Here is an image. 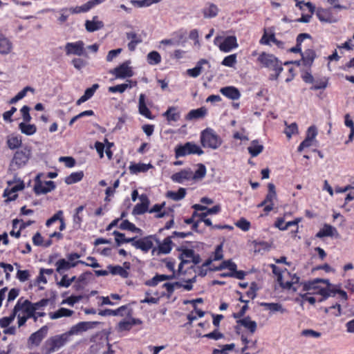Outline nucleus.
I'll return each mask as SVG.
<instances>
[{
    "mask_svg": "<svg viewBox=\"0 0 354 354\" xmlns=\"http://www.w3.org/2000/svg\"><path fill=\"white\" fill-rule=\"evenodd\" d=\"M196 166L197 169L194 172L190 168H186L174 174L171 179L177 183H183L185 180H201L206 175V167L202 163H198Z\"/></svg>",
    "mask_w": 354,
    "mask_h": 354,
    "instance_id": "1",
    "label": "nucleus"
},
{
    "mask_svg": "<svg viewBox=\"0 0 354 354\" xmlns=\"http://www.w3.org/2000/svg\"><path fill=\"white\" fill-rule=\"evenodd\" d=\"M71 336L69 331L49 337L42 346L44 354H51L64 346Z\"/></svg>",
    "mask_w": 354,
    "mask_h": 354,
    "instance_id": "2",
    "label": "nucleus"
},
{
    "mask_svg": "<svg viewBox=\"0 0 354 354\" xmlns=\"http://www.w3.org/2000/svg\"><path fill=\"white\" fill-rule=\"evenodd\" d=\"M31 157V149L28 147H25L19 150H17L9 165L8 170L10 171H17L24 167Z\"/></svg>",
    "mask_w": 354,
    "mask_h": 354,
    "instance_id": "3",
    "label": "nucleus"
},
{
    "mask_svg": "<svg viewBox=\"0 0 354 354\" xmlns=\"http://www.w3.org/2000/svg\"><path fill=\"white\" fill-rule=\"evenodd\" d=\"M259 62L264 67L274 71L275 78H278L283 71L282 63L273 55L262 53L258 57Z\"/></svg>",
    "mask_w": 354,
    "mask_h": 354,
    "instance_id": "4",
    "label": "nucleus"
},
{
    "mask_svg": "<svg viewBox=\"0 0 354 354\" xmlns=\"http://www.w3.org/2000/svg\"><path fill=\"white\" fill-rule=\"evenodd\" d=\"M201 142L203 147L212 149H218L222 144L221 138L209 128L203 130L201 133Z\"/></svg>",
    "mask_w": 354,
    "mask_h": 354,
    "instance_id": "5",
    "label": "nucleus"
},
{
    "mask_svg": "<svg viewBox=\"0 0 354 354\" xmlns=\"http://www.w3.org/2000/svg\"><path fill=\"white\" fill-rule=\"evenodd\" d=\"M154 239V236L149 235L140 239H138L137 236L131 237L129 241H131V245L136 249L140 250L144 253H147L152 249V254H153L157 250L153 248Z\"/></svg>",
    "mask_w": 354,
    "mask_h": 354,
    "instance_id": "6",
    "label": "nucleus"
},
{
    "mask_svg": "<svg viewBox=\"0 0 354 354\" xmlns=\"http://www.w3.org/2000/svg\"><path fill=\"white\" fill-rule=\"evenodd\" d=\"M203 151L196 144L187 142L185 145H177L175 148V157L179 158L191 154H197L201 156L203 154Z\"/></svg>",
    "mask_w": 354,
    "mask_h": 354,
    "instance_id": "7",
    "label": "nucleus"
},
{
    "mask_svg": "<svg viewBox=\"0 0 354 354\" xmlns=\"http://www.w3.org/2000/svg\"><path fill=\"white\" fill-rule=\"evenodd\" d=\"M181 251L180 254V259L181 260L180 263L178 266V270H181L183 266L186 263H193L194 265L199 263L201 261V259L199 254H196L192 249H178Z\"/></svg>",
    "mask_w": 354,
    "mask_h": 354,
    "instance_id": "8",
    "label": "nucleus"
},
{
    "mask_svg": "<svg viewBox=\"0 0 354 354\" xmlns=\"http://www.w3.org/2000/svg\"><path fill=\"white\" fill-rule=\"evenodd\" d=\"M129 64V62H125L111 71V73L114 75L116 78L131 77L133 75V73Z\"/></svg>",
    "mask_w": 354,
    "mask_h": 354,
    "instance_id": "9",
    "label": "nucleus"
},
{
    "mask_svg": "<svg viewBox=\"0 0 354 354\" xmlns=\"http://www.w3.org/2000/svg\"><path fill=\"white\" fill-rule=\"evenodd\" d=\"M84 44L82 41L68 42L65 46V51L67 55H75L81 56L84 53Z\"/></svg>",
    "mask_w": 354,
    "mask_h": 354,
    "instance_id": "10",
    "label": "nucleus"
},
{
    "mask_svg": "<svg viewBox=\"0 0 354 354\" xmlns=\"http://www.w3.org/2000/svg\"><path fill=\"white\" fill-rule=\"evenodd\" d=\"M48 327L47 326H42L36 332L32 333L28 339L29 344L38 346L43 339L47 335Z\"/></svg>",
    "mask_w": 354,
    "mask_h": 354,
    "instance_id": "11",
    "label": "nucleus"
},
{
    "mask_svg": "<svg viewBox=\"0 0 354 354\" xmlns=\"http://www.w3.org/2000/svg\"><path fill=\"white\" fill-rule=\"evenodd\" d=\"M80 263H84V261L77 260L75 262L68 261L65 259H60L55 263L56 271L63 274L65 272L69 270L71 268L75 267Z\"/></svg>",
    "mask_w": 354,
    "mask_h": 354,
    "instance_id": "12",
    "label": "nucleus"
},
{
    "mask_svg": "<svg viewBox=\"0 0 354 354\" xmlns=\"http://www.w3.org/2000/svg\"><path fill=\"white\" fill-rule=\"evenodd\" d=\"M16 304L19 306V311L23 310L27 314L26 317L28 319L33 318L35 321L37 320L36 308L33 307L32 303L29 300L26 299L22 302L21 299H20Z\"/></svg>",
    "mask_w": 354,
    "mask_h": 354,
    "instance_id": "13",
    "label": "nucleus"
},
{
    "mask_svg": "<svg viewBox=\"0 0 354 354\" xmlns=\"http://www.w3.org/2000/svg\"><path fill=\"white\" fill-rule=\"evenodd\" d=\"M99 322H81L72 326L68 330L71 335H76L80 332L86 331L100 324Z\"/></svg>",
    "mask_w": 354,
    "mask_h": 354,
    "instance_id": "14",
    "label": "nucleus"
},
{
    "mask_svg": "<svg viewBox=\"0 0 354 354\" xmlns=\"http://www.w3.org/2000/svg\"><path fill=\"white\" fill-rule=\"evenodd\" d=\"M55 189V185L53 181H46L44 184L41 182H36L34 186V191L37 194H45Z\"/></svg>",
    "mask_w": 354,
    "mask_h": 354,
    "instance_id": "15",
    "label": "nucleus"
},
{
    "mask_svg": "<svg viewBox=\"0 0 354 354\" xmlns=\"http://www.w3.org/2000/svg\"><path fill=\"white\" fill-rule=\"evenodd\" d=\"M238 46L236 38L234 36L225 37L219 45V49L225 53H228Z\"/></svg>",
    "mask_w": 354,
    "mask_h": 354,
    "instance_id": "16",
    "label": "nucleus"
},
{
    "mask_svg": "<svg viewBox=\"0 0 354 354\" xmlns=\"http://www.w3.org/2000/svg\"><path fill=\"white\" fill-rule=\"evenodd\" d=\"M140 199L141 201V203L136 204L132 211V214L133 215L142 214L145 212H146L148 209L149 201L147 196L145 194H142L140 196Z\"/></svg>",
    "mask_w": 354,
    "mask_h": 354,
    "instance_id": "17",
    "label": "nucleus"
},
{
    "mask_svg": "<svg viewBox=\"0 0 354 354\" xmlns=\"http://www.w3.org/2000/svg\"><path fill=\"white\" fill-rule=\"evenodd\" d=\"M316 15L319 20L322 22L332 24L337 21V19L333 16L330 10L327 9H318Z\"/></svg>",
    "mask_w": 354,
    "mask_h": 354,
    "instance_id": "18",
    "label": "nucleus"
},
{
    "mask_svg": "<svg viewBox=\"0 0 354 354\" xmlns=\"http://www.w3.org/2000/svg\"><path fill=\"white\" fill-rule=\"evenodd\" d=\"M171 236L166 237L162 243L160 241L155 238L154 241H156L158 243V250L159 254H169L172 249V239Z\"/></svg>",
    "mask_w": 354,
    "mask_h": 354,
    "instance_id": "19",
    "label": "nucleus"
},
{
    "mask_svg": "<svg viewBox=\"0 0 354 354\" xmlns=\"http://www.w3.org/2000/svg\"><path fill=\"white\" fill-rule=\"evenodd\" d=\"M220 92L224 96L232 100H239L241 97V93L239 89L232 86L221 88L220 89Z\"/></svg>",
    "mask_w": 354,
    "mask_h": 354,
    "instance_id": "20",
    "label": "nucleus"
},
{
    "mask_svg": "<svg viewBox=\"0 0 354 354\" xmlns=\"http://www.w3.org/2000/svg\"><path fill=\"white\" fill-rule=\"evenodd\" d=\"M104 27V23L98 20L97 16H94L92 20L85 21V28L89 32H93L102 29Z\"/></svg>",
    "mask_w": 354,
    "mask_h": 354,
    "instance_id": "21",
    "label": "nucleus"
},
{
    "mask_svg": "<svg viewBox=\"0 0 354 354\" xmlns=\"http://www.w3.org/2000/svg\"><path fill=\"white\" fill-rule=\"evenodd\" d=\"M339 235L338 232L333 226L324 224L323 227L317 233L316 237L323 238L325 236H337Z\"/></svg>",
    "mask_w": 354,
    "mask_h": 354,
    "instance_id": "22",
    "label": "nucleus"
},
{
    "mask_svg": "<svg viewBox=\"0 0 354 354\" xmlns=\"http://www.w3.org/2000/svg\"><path fill=\"white\" fill-rule=\"evenodd\" d=\"M126 37L130 41L128 44V48L130 51L135 50L137 45L142 41L140 35L133 31L126 32Z\"/></svg>",
    "mask_w": 354,
    "mask_h": 354,
    "instance_id": "23",
    "label": "nucleus"
},
{
    "mask_svg": "<svg viewBox=\"0 0 354 354\" xmlns=\"http://www.w3.org/2000/svg\"><path fill=\"white\" fill-rule=\"evenodd\" d=\"M259 305L270 310V313H280L281 314H284L288 313L287 309L279 303L261 302Z\"/></svg>",
    "mask_w": 354,
    "mask_h": 354,
    "instance_id": "24",
    "label": "nucleus"
},
{
    "mask_svg": "<svg viewBox=\"0 0 354 354\" xmlns=\"http://www.w3.org/2000/svg\"><path fill=\"white\" fill-rule=\"evenodd\" d=\"M145 98H146L145 95L143 93H141L139 96V101H138L139 113L148 119H153V118L151 115V113L146 105Z\"/></svg>",
    "mask_w": 354,
    "mask_h": 354,
    "instance_id": "25",
    "label": "nucleus"
},
{
    "mask_svg": "<svg viewBox=\"0 0 354 354\" xmlns=\"http://www.w3.org/2000/svg\"><path fill=\"white\" fill-rule=\"evenodd\" d=\"M204 64H207L208 67L210 68L209 62L205 59H201L197 62L194 68L187 71V75L194 78L198 77L202 72L203 65Z\"/></svg>",
    "mask_w": 354,
    "mask_h": 354,
    "instance_id": "26",
    "label": "nucleus"
},
{
    "mask_svg": "<svg viewBox=\"0 0 354 354\" xmlns=\"http://www.w3.org/2000/svg\"><path fill=\"white\" fill-rule=\"evenodd\" d=\"M320 282H323V283H325L329 285L328 280L316 279L313 281H310L304 283L303 290L304 291L314 290L315 292L319 294L318 291L321 288L319 287L318 283Z\"/></svg>",
    "mask_w": 354,
    "mask_h": 354,
    "instance_id": "27",
    "label": "nucleus"
},
{
    "mask_svg": "<svg viewBox=\"0 0 354 354\" xmlns=\"http://www.w3.org/2000/svg\"><path fill=\"white\" fill-rule=\"evenodd\" d=\"M12 42L3 34L0 33V54L8 55L12 51Z\"/></svg>",
    "mask_w": 354,
    "mask_h": 354,
    "instance_id": "28",
    "label": "nucleus"
},
{
    "mask_svg": "<svg viewBox=\"0 0 354 354\" xmlns=\"http://www.w3.org/2000/svg\"><path fill=\"white\" fill-rule=\"evenodd\" d=\"M236 323L247 328L251 333H254L257 328V322L251 320L249 316L237 320Z\"/></svg>",
    "mask_w": 354,
    "mask_h": 354,
    "instance_id": "29",
    "label": "nucleus"
},
{
    "mask_svg": "<svg viewBox=\"0 0 354 354\" xmlns=\"http://www.w3.org/2000/svg\"><path fill=\"white\" fill-rule=\"evenodd\" d=\"M271 267L273 274L277 277V281L279 283L280 286L284 289H290L291 283L288 281H283L282 271L281 268L274 264H272Z\"/></svg>",
    "mask_w": 354,
    "mask_h": 354,
    "instance_id": "30",
    "label": "nucleus"
},
{
    "mask_svg": "<svg viewBox=\"0 0 354 354\" xmlns=\"http://www.w3.org/2000/svg\"><path fill=\"white\" fill-rule=\"evenodd\" d=\"M177 109L176 106H170L163 113V116L166 117L168 122H177L180 118V113Z\"/></svg>",
    "mask_w": 354,
    "mask_h": 354,
    "instance_id": "31",
    "label": "nucleus"
},
{
    "mask_svg": "<svg viewBox=\"0 0 354 354\" xmlns=\"http://www.w3.org/2000/svg\"><path fill=\"white\" fill-rule=\"evenodd\" d=\"M19 306L16 304L13 308L12 313L8 317H4L0 319V326L1 328H7L15 319L17 313L19 312Z\"/></svg>",
    "mask_w": 354,
    "mask_h": 354,
    "instance_id": "32",
    "label": "nucleus"
},
{
    "mask_svg": "<svg viewBox=\"0 0 354 354\" xmlns=\"http://www.w3.org/2000/svg\"><path fill=\"white\" fill-rule=\"evenodd\" d=\"M174 277V275L156 274L150 280L147 281L145 284L148 286L154 287L157 286L159 282L171 279Z\"/></svg>",
    "mask_w": 354,
    "mask_h": 354,
    "instance_id": "33",
    "label": "nucleus"
},
{
    "mask_svg": "<svg viewBox=\"0 0 354 354\" xmlns=\"http://www.w3.org/2000/svg\"><path fill=\"white\" fill-rule=\"evenodd\" d=\"M207 113V110L204 107H201L197 109L191 110L185 117L187 120H192L194 119H199L203 118Z\"/></svg>",
    "mask_w": 354,
    "mask_h": 354,
    "instance_id": "34",
    "label": "nucleus"
},
{
    "mask_svg": "<svg viewBox=\"0 0 354 354\" xmlns=\"http://www.w3.org/2000/svg\"><path fill=\"white\" fill-rule=\"evenodd\" d=\"M315 53L312 49H308L301 53L302 63L304 66H310L315 58Z\"/></svg>",
    "mask_w": 354,
    "mask_h": 354,
    "instance_id": "35",
    "label": "nucleus"
},
{
    "mask_svg": "<svg viewBox=\"0 0 354 354\" xmlns=\"http://www.w3.org/2000/svg\"><path fill=\"white\" fill-rule=\"evenodd\" d=\"M330 283H329V285L327 284V288H321V289L319 290L318 292L319 295H322L323 297L319 300V301H323L326 299H327L329 297H334L336 293H337V290L339 289H336L335 288H330Z\"/></svg>",
    "mask_w": 354,
    "mask_h": 354,
    "instance_id": "36",
    "label": "nucleus"
},
{
    "mask_svg": "<svg viewBox=\"0 0 354 354\" xmlns=\"http://www.w3.org/2000/svg\"><path fill=\"white\" fill-rule=\"evenodd\" d=\"M73 310L65 308H60L55 312L50 313L49 317L51 319H57L63 317H70L73 314Z\"/></svg>",
    "mask_w": 354,
    "mask_h": 354,
    "instance_id": "37",
    "label": "nucleus"
},
{
    "mask_svg": "<svg viewBox=\"0 0 354 354\" xmlns=\"http://www.w3.org/2000/svg\"><path fill=\"white\" fill-rule=\"evenodd\" d=\"M129 84H121L115 86L109 87V91L111 93H122L125 91L127 88H131L133 86L136 85V82L131 84V80H127Z\"/></svg>",
    "mask_w": 354,
    "mask_h": 354,
    "instance_id": "38",
    "label": "nucleus"
},
{
    "mask_svg": "<svg viewBox=\"0 0 354 354\" xmlns=\"http://www.w3.org/2000/svg\"><path fill=\"white\" fill-rule=\"evenodd\" d=\"M248 152L252 157H256L263 150V146L259 143V141L254 140L252 141L251 145L248 148Z\"/></svg>",
    "mask_w": 354,
    "mask_h": 354,
    "instance_id": "39",
    "label": "nucleus"
},
{
    "mask_svg": "<svg viewBox=\"0 0 354 354\" xmlns=\"http://www.w3.org/2000/svg\"><path fill=\"white\" fill-rule=\"evenodd\" d=\"M28 122H21L19 124V129L21 132L27 136H32L37 131V127L35 124H27Z\"/></svg>",
    "mask_w": 354,
    "mask_h": 354,
    "instance_id": "40",
    "label": "nucleus"
},
{
    "mask_svg": "<svg viewBox=\"0 0 354 354\" xmlns=\"http://www.w3.org/2000/svg\"><path fill=\"white\" fill-rule=\"evenodd\" d=\"M127 308V306H122L115 310L105 309V310H100L98 314L101 316H118V315L123 316V314L122 313V312L125 310Z\"/></svg>",
    "mask_w": 354,
    "mask_h": 354,
    "instance_id": "41",
    "label": "nucleus"
},
{
    "mask_svg": "<svg viewBox=\"0 0 354 354\" xmlns=\"http://www.w3.org/2000/svg\"><path fill=\"white\" fill-rule=\"evenodd\" d=\"M83 177H84V172L82 171H77V172H73L65 178V183L67 185H72V184L76 183L82 180Z\"/></svg>",
    "mask_w": 354,
    "mask_h": 354,
    "instance_id": "42",
    "label": "nucleus"
},
{
    "mask_svg": "<svg viewBox=\"0 0 354 354\" xmlns=\"http://www.w3.org/2000/svg\"><path fill=\"white\" fill-rule=\"evenodd\" d=\"M186 195V189L185 188H180L177 192L169 191L167 193V196L175 201H178L185 198Z\"/></svg>",
    "mask_w": 354,
    "mask_h": 354,
    "instance_id": "43",
    "label": "nucleus"
},
{
    "mask_svg": "<svg viewBox=\"0 0 354 354\" xmlns=\"http://www.w3.org/2000/svg\"><path fill=\"white\" fill-rule=\"evenodd\" d=\"M22 144L21 139L17 136H10L7 138V145L10 149L19 148Z\"/></svg>",
    "mask_w": 354,
    "mask_h": 354,
    "instance_id": "44",
    "label": "nucleus"
},
{
    "mask_svg": "<svg viewBox=\"0 0 354 354\" xmlns=\"http://www.w3.org/2000/svg\"><path fill=\"white\" fill-rule=\"evenodd\" d=\"M109 272L113 275H120L122 278H127L129 272L120 266H109Z\"/></svg>",
    "mask_w": 354,
    "mask_h": 354,
    "instance_id": "45",
    "label": "nucleus"
},
{
    "mask_svg": "<svg viewBox=\"0 0 354 354\" xmlns=\"http://www.w3.org/2000/svg\"><path fill=\"white\" fill-rule=\"evenodd\" d=\"M311 38V36L308 33H301L297 37V45L296 46L290 49V52L292 53H300L301 52V44L305 39Z\"/></svg>",
    "mask_w": 354,
    "mask_h": 354,
    "instance_id": "46",
    "label": "nucleus"
},
{
    "mask_svg": "<svg viewBox=\"0 0 354 354\" xmlns=\"http://www.w3.org/2000/svg\"><path fill=\"white\" fill-rule=\"evenodd\" d=\"M120 228L122 230H129L138 234L142 233V230L137 227L133 223L128 220H124L120 225Z\"/></svg>",
    "mask_w": 354,
    "mask_h": 354,
    "instance_id": "47",
    "label": "nucleus"
},
{
    "mask_svg": "<svg viewBox=\"0 0 354 354\" xmlns=\"http://www.w3.org/2000/svg\"><path fill=\"white\" fill-rule=\"evenodd\" d=\"M218 9L213 3H210L207 7L203 10V15L205 18H212L217 15Z\"/></svg>",
    "mask_w": 354,
    "mask_h": 354,
    "instance_id": "48",
    "label": "nucleus"
},
{
    "mask_svg": "<svg viewBox=\"0 0 354 354\" xmlns=\"http://www.w3.org/2000/svg\"><path fill=\"white\" fill-rule=\"evenodd\" d=\"M28 91L34 92V88L30 86H26L21 91H19L15 97L11 98L9 101V104H13L17 103L19 100L23 99Z\"/></svg>",
    "mask_w": 354,
    "mask_h": 354,
    "instance_id": "49",
    "label": "nucleus"
},
{
    "mask_svg": "<svg viewBox=\"0 0 354 354\" xmlns=\"http://www.w3.org/2000/svg\"><path fill=\"white\" fill-rule=\"evenodd\" d=\"M229 269L230 270H234L236 268V265L232 260L223 261L218 266L212 268V270L218 271L224 269Z\"/></svg>",
    "mask_w": 354,
    "mask_h": 354,
    "instance_id": "50",
    "label": "nucleus"
},
{
    "mask_svg": "<svg viewBox=\"0 0 354 354\" xmlns=\"http://www.w3.org/2000/svg\"><path fill=\"white\" fill-rule=\"evenodd\" d=\"M147 59L150 65H156L160 63L161 56L157 51H151L147 55Z\"/></svg>",
    "mask_w": 354,
    "mask_h": 354,
    "instance_id": "51",
    "label": "nucleus"
},
{
    "mask_svg": "<svg viewBox=\"0 0 354 354\" xmlns=\"http://www.w3.org/2000/svg\"><path fill=\"white\" fill-rule=\"evenodd\" d=\"M268 193L265 198L266 202L268 203H273V201L277 199V193L275 191V186L272 183H269L268 185Z\"/></svg>",
    "mask_w": 354,
    "mask_h": 354,
    "instance_id": "52",
    "label": "nucleus"
},
{
    "mask_svg": "<svg viewBox=\"0 0 354 354\" xmlns=\"http://www.w3.org/2000/svg\"><path fill=\"white\" fill-rule=\"evenodd\" d=\"M113 234L115 236V241L117 246H120V245L126 243H131V241H129V240H131V238H126L124 234L115 230L113 231Z\"/></svg>",
    "mask_w": 354,
    "mask_h": 354,
    "instance_id": "53",
    "label": "nucleus"
},
{
    "mask_svg": "<svg viewBox=\"0 0 354 354\" xmlns=\"http://www.w3.org/2000/svg\"><path fill=\"white\" fill-rule=\"evenodd\" d=\"M131 324L129 319H123L120 321L117 326L116 330L118 332L129 331L131 329Z\"/></svg>",
    "mask_w": 354,
    "mask_h": 354,
    "instance_id": "54",
    "label": "nucleus"
},
{
    "mask_svg": "<svg viewBox=\"0 0 354 354\" xmlns=\"http://www.w3.org/2000/svg\"><path fill=\"white\" fill-rule=\"evenodd\" d=\"M285 124L286 125V128L284 130V133L288 138H290L292 135L298 133L297 124L295 122H292L288 125L286 122Z\"/></svg>",
    "mask_w": 354,
    "mask_h": 354,
    "instance_id": "55",
    "label": "nucleus"
},
{
    "mask_svg": "<svg viewBox=\"0 0 354 354\" xmlns=\"http://www.w3.org/2000/svg\"><path fill=\"white\" fill-rule=\"evenodd\" d=\"M149 169V166L143 164H133L129 167V170L133 174H137L138 172H145L147 171Z\"/></svg>",
    "mask_w": 354,
    "mask_h": 354,
    "instance_id": "56",
    "label": "nucleus"
},
{
    "mask_svg": "<svg viewBox=\"0 0 354 354\" xmlns=\"http://www.w3.org/2000/svg\"><path fill=\"white\" fill-rule=\"evenodd\" d=\"M236 63V55L232 54L225 57L221 62V64L228 67H233Z\"/></svg>",
    "mask_w": 354,
    "mask_h": 354,
    "instance_id": "57",
    "label": "nucleus"
},
{
    "mask_svg": "<svg viewBox=\"0 0 354 354\" xmlns=\"http://www.w3.org/2000/svg\"><path fill=\"white\" fill-rule=\"evenodd\" d=\"M164 206H165V203H163L162 204H156L151 207V209H149V213L157 212L158 214L156 215V217L158 218H162L166 215V213L165 212H160L161 209L163 208Z\"/></svg>",
    "mask_w": 354,
    "mask_h": 354,
    "instance_id": "58",
    "label": "nucleus"
},
{
    "mask_svg": "<svg viewBox=\"0 0 354 354\" xmlns=\"http://www.w3.org/2000/svg\"><path fill=\"white\" fill-rule=\"evenodd\" d=\"M63 211L59 210L57 211L51 218L48 219L46 222V225L47 227L50 226L53 223L56 222L57 221H60L62 219H63Z\"/></svg>",
    "mask_w": 354,
    "mask_h": 354,
    "instance_id": "59",
    "label": "nucleus"
},
{
    "mask_svg": "<svg viewBox=\"0 0 354 354\" xmlns=\"http://www.w3.org/2000/svg\"><path fill=\"white\" fill-rule=\"evenodd\" d=\"M235 225L244 232H248L250 228V223L245 218H241Z\"/></svg>",
    "mask_w": 354,
    "mask_h": 354,
    "instance_id": "60",
    "label": "nucleus"
},
{
    "mask_svg": "<svg viewBox=\"0 0 354 354\" xmlns=\"http://www.w3.org/2000/svg\"><path fill=\"white\" fill-rule=\"evenodd\" d=\"M234 346V344L223 345L221 349L214 348L212 351V354H228L227 351L233 350Z\"/></svg>",
    "mask_w": 354,
    "mask_h": 354,
    "instance_id": "61",
    "label": "nucleus"
},
{
    "mask_svg": "<svg viewBox=\"0 0 354 354\" xmlns=\"http://www.w3.org/2000/svg\"><path fill=\"white\" fill-rule=\"evenodd\" d=\"M203 337H206L208 339L218 340V339L223 338L224 335L223 333H221V332H219L217 329H216L209 333L203 335Z\"/></svg>",
    "mask_w": 354,
    "mask_h": 354,
    "instance_id": "62",
    "label": "nucleus"
},
{
    "mask_svg": "<svg viewBox=\"0 0 354 354\" xmlns=\"http://www.w3.org/2000/svg\"><path fill=\"white\" fill-rule=\"evenodd\" d=\"M30 107L26 106V105H24V106H22V108L21 109L20 111L21 113V115H22V118L24 120V122H29L32 118L30 115Z\"/></svg>",
    "mask_w": 354,
    "mask_h": 354,
    "instance_id": "63",
    "label": "nucleus"
},
{
    "mask_svg": "<svg viewBox=\"0 0 354 354\" xmlns=\"http://www.w3.org/2000/svg\"><path fill=\"white\" fill-rule=\"evenodd\" d=\"M59 161L61 162H64L65 166L68 168H71L75 165V159L70 156H61L59 158Z\"/></svg>",
    "mask_w": 354,
    "mask_h": 354,
    "instance_id": "64",
    "label": "nucleus"
}]
</instances>
